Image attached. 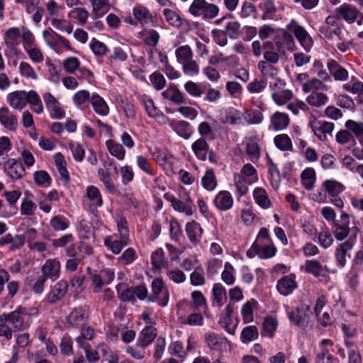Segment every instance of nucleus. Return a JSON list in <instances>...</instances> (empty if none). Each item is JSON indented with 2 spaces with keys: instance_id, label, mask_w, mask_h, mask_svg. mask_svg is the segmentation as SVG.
Segmentation results:
<instances>
[{
  "instance_id": "obj_1",
  "label": "nucleus",
  "mask_w": 363,
  "mask_h": 363,
  "mask_svg": "<svg viewBox=\"0 0 363 363\" xmlns=\"http://www.w3.org/2000/svg\"><path fill=\"white\" fill-rule=\"evenodd\" d=\"M331 230L335 239L345 242H356L357 235L359 232L357 226L350 227V216L347 213L341 214L340 220L334 221L331 225Z\"/></svg>"
},
{
  "instance_id": "obj_2",
  "label": "nucleus",
  "mask_w": 363,
  "mask_h": 363,
  "mask_svg": "<svg viewBox=\"0 0 363 363\" xmlns=\"http://www.w3.org/2000/svg\"><path fill=\"white\" fill-rule=\"evenodd\" d=\"M189 12L194 17L201 16L205 20H210L218 16L219 8L206 0H194L189 8Z\"/></svg>"
},
{
  "instance_id": "obj_3",
  "label": "nucleus",
  "mask_w": 363,
  "mask_h": 363,
  "mask_svg": "<svg viewBox=\"0 0 363 363\" xmlns=\"http://www.w3.org/2000/svg\"><path fill=\"white\" fill-rule=\"evenodd\" d=\"M287 317L291 323L301 328L303 330L312 328V321L308 306L295 307L286 311Z\"/></svg>"
},
{
  "instance_id": "obj_4",
  "label": "nucleus",
  "mask_w": 363,
  "mask_h": 363,
  "mask_svg": "<svg viewBox=\"0 0 363 363\" xmlns=\"http://www.w3.org/2000/svg\"><path fill=\"white\" fill-rule=\"evenodd\" d=\"M151 289L152 295L147 298L150 302L157 301L158 304L164 307L169 301V291L164 287V284L161 279H155L152 281Z\"/></svg>"
},
{
  "instance_id": "obj_5",
  "label": "nucleus",
  "mask_w": 363,
  "mask_h": 363,
  "mask_svg": "<svg viewBox=\"0 0 363 363\" xmlns=\"http://www.w3.org/2000/svg\"><path fill=\"white\" fill-rule=\"evenodd\" d=\"M6 322L11 325L14 332L24 330L28 327V322L25 321L24 315H28L25 308L18 306L15 311L9 313H3Z\"/></svg>"
},
{
  "instance_id": "obj_6",
  "label": "nucleus",
  "mask_w": 363,
  "mask_h": 363,
  "mask_svg": "<svg viewBox=\"0 0 363 363\" xmlns=\"http://www.w3.org/2000/svg\"><path fill=\"white\" fill-rule=\"evenodd\" d=\"M89 318L88 307L86 306L74 308L66 318L67 324L69 327H82Z\"/></svg>"
},
{
  "instance_id": "obj_7",
  "label": "nucleus",
  "mask_w": 363,
  "mask_h": 363,
  "mask_svg": "<svg viewBox=\"0 0 363 363\" xmlns=\"http://www.w3.org/2000/svg\"><path fill=\"white\" fill-rule=\"evenodd\" d=\"M335 12L337 18L342 19L349 23L354 22L361 15L355 6L347 3L336 8Z\"/></svg>"
},
{
  "instance_id": "obj_8",
  "label": "nucleus",
  "mask_w": 363,
  "mask_h": 363,
  "mask_svg": "<svg viewBox=\"0 0 363 363\" xmlns=\"http://www.w3.org/2000/svg\"><path fill=\"white\" fill-rule=\"evenodd\" d=\"M291 30L294 33L303 49L306 52H309L313 47V41L306 29L298 25L296 22H292Z\"/></svg>"
},
{
  "instance_id": "obj_9",
  "label": "nucleus",
  "mask_w": 363,
  "mask_h": 363,
  "mask_svg": "<svg viewBox=\"0 0 363 363\" xmlns=\"http://www.w3.org/2000/svg\"><path fill=\"white\" fill-rule=\"evenodd\" d=\"M334 126L333 123L328 121H318L311 123L313 132L322 141L326 140L328 135L332 136Z\"/></svg>"
},
{
  "instance_id": "obj_10",
  "label": "nucleus",
  "mask_w": 363,
  "mask_h": 363,
  "mask_svg": "<svg viewBox=\"0 0 363 363\" xmlns=\"http://www.w3.org/2000/svg\"><path fill=\"white\" fill-rule=\"evenodd\" d=\"M43 99L51 118L60 119L65 116L64 110L61 108L60 104L52 94L45 93L43 95Z\"/></svg>"
},
{
  "instance_id": "obj_11",
  "label": "nucleus",
  "mask_w": 363,
  "mask_h": 363,
  "mask_svg": "<svg viewBox=\"0 0 363 363\" xmlns=\"http://www.w3.org/2000/svg\"><path fill=\"white\" fill-rule=\"evenodd\" d=\"M4 169L13 180L21 179L26 174V170L22 163L15 159H9L5 162Z\"/></svg>"
},
{
  "instance_id": "obj_12",
  "label": "nucleus",
  "mask_w": 363,
  "mask_h": 363,
  "mask_svg": "<svg viewBox=\"0 0 363 363\" xmlns=\"http://www.w3.org/2000/svg\"><path fill=\"white\" fill-rule=\"evenodd\" d=\"M275 50H277L281 56L285 55V50H292L294 46L293 36L284 31L278 35L274 39Z\"/></svg>"
},
{
  "instance_id": "obj_13",
  "label": "nucleus",
  "mask_w": 363,
  "mask_h": 363,
  "mask_svg": "<svg viewBox=\"0 0 363 363\" xmlns=\"http://www.w3.org/2000/svg\"><path fill=\"white\" fill-rule=\"evenodd\" d=\"M41 270L42 276L46 277V279H50L54 281L60 277V263L57 259H47L42 266Z\"/></svg>"
},
{
  "instance_id": "obj_14",
  "label": "nucleus",
  "mask_w": 363,
  "mask_h": 363,
  "mask_svg": "<svg viewBox=\"0 0 363 363\" xmlns=\"http://www.w3.org/2000/svg\"><path fill=\"white\" fill-rule=\"evenodd\" d=\"M297 288V284L294 274L281 277L277 284V289L280 294L289 296Z\"/></svg>"
},
{
  "instance_id": "obj_15",
  "label": "nucleus",
  "mask_w": 363,
  "mask_h": 363,
  "mask_svg": "<svg viewBox=\"0 0 363 363\" xmlns=\"http://www.w3.org/2000/svg\"><path fill=\"white\" fill-rule=\"evenodd\" d=\"M234 200L231 194L225 190L220 191L213 199L215 206L221 211L230 210L233 206Z\"/></svg>"
},
{
  "instance_id": "obj_16",
  "label": "nucleus",
  "mask_w": 363,
  "mask_h": 363,
  "mask_svg": "<svg viewBox=\"0 0 363 363\" xmlns=\"http://www.w3.org/2000/svg\"><path fill=\"white\" fill-rule=\"evenodd\" d=\"M0 123L11 131H15L18 126L17 117L7 107L0 108Z\"/></svg>"
},
{
  "instance_id": "obj_17",
  "label": "nucleus",
  "mask_w": 363,
  "mask_h": 363,
  "mask_svg": "<svg viewBox=\"0 0 363 363\" xmlns=\"http://www.w3.org/2000/svg\"><path fill=\"white\" fill-rule=\"evenodd\" d=\"M92 6L91 13L95 18L106 14L113 6L114 0H88Z\"/></svg>"
},
{
  "instance_id": "obj_18",
  "label": "nucleus",
  "mask_w": 363,
  "mask_h": 363,
  "mask_svg": "<svg viewBox=\"0 0 363 363\" xmlns=\"http://www.w3.org/2000/svg\"><path fill=\"white\" fill-rule=\"evenodd\" d=\"M185 231L192 245H197L200 242L203 231L199 223L195 220L187 223Z\"/></svg>"
},
{
  "instance_id": "obj_19",
  "label": "nucleus",
  "mask_w": 363,
  "mask_h": 363,
  "mask_svg": "<svg viewBox=\"0 0 363 363\" xmlns=\"http://www.w3.org/2000/svg\"><path fill=\"white\" fill-rule=\"evenodd\" d=\"M205 342L211 350L221 351L226 348L228 340L214 333L204 335Z\"/></svg>"
},
{
  "instance_id": "obj_20",
  "label": "nucleus",
  "mask_w": 363,
  "mask_h": 363,
  "mask_svg": "<svg viewBox=\"0 0 363 363\" xmlns=\"http://www.w3.org/2000/svg\"><path fill=\"white\" fill-rule=\"evenodd\" d=\"M157 335V329L152 325L146 326L140 333L137 346L140 347H146L156 338Z\"/></svg>"
},
{
  "instance_id": "obj_21",
  "label": "nucleus",
  "mask_w": 363,
  "mask_h": 363,
  "mask_svg": "<svg viewBox=\"0 0 363 363\" xmlns=\"http://www.w3.org/2000/svg\"><path fill=\"white\" fill-rule=\"evenodd\" d=\"M327 67L330 74L334 77L336 81H346L348 79V72L340 65L337 61L334 60H328Z\"/></svg>"
},
{
  "instance_id": "obj_22",
  "label": "nucleus",
  "mask_w": 363,
  "mask_h": 363,
  "mask_svg": "<svg viewBox=\"0 0 363 363\" xmlns=\"http://www.w3.org/2000/svg\"><path fill=\"white\" fill-rule=\"evenodd\" d=\"M355 242H344L340 244L335 250V259L337 264L343 267L347 262V257H350L349 252L352 250Z\"/></svg>"
},
{
  "instance_id": "obj_23",
  "label": "nucleus",
  "mask_w": 363,
  "mask_h": 363,
  "mask_svg": "<svg viewBox=\"0 0 363 363\" xmlns=\"http://www.w3.org/2000/svg\"><path fill=\"white\" fill-rule=\"evenodd\" d=\"M26 91H16L7 96L9 105L17 110L23 109L27 104Z\"/></svg>"
},
{
  "instance_id": "obj_24",
  "label": "nucleus",
  "mask_w": 363,
  "mask_h": 363,
  "mask_svg": "<svg viewBox=\"0 0 363 363\" xmlns=\"http://www.w3.org/2000/svg\"><path fill=\"white\" fill-rule=\"evenodd\" d=\"M320 36L328 42L334 43L337 40H342V30L340 27L333 28L328 26H323L319 29Z\"/></svg>"
},
{
  "instance_id": "obj_25",
  "label": "nucleus",
  "mask_w": 363,
  "mask_h": 363,
  "mask_svg": "<svg viewBox=\"0 0 363 363\" xmlns=\"http://www.w3.org/2000/svg\"><path fill=\"white\" fill-rule=\"evenodd\" d=\"M191 150L199 160L205 161L210 152V147L205 138H200L192 143Z\"/></svg>"
},
{
  "instance_id": "obj_26",
  "label": "nucleus",
  "mask_w": 363,
  "mask_h": 363,
  "mask_svg": "<svg viewBox=\"0 0 363 363\" xmlns=\"http://www.w3.org/2000/svg\"><path fill=\"white\" fill-rule=\"evenodd\" d=\"M67 283L65 281L57 282L47 296V300L50 303H56L60 300L67 293Z\"/></svg>"
},
{
  "instance_id": "obj_27",
  "label": "nucleus",
  "mask_w": 363,
  "mask_h": 363,
  "mask_svg": "<svg viewBox=\"0 0 363 363\" xmlns=\"http://www.w3.org/2000/svg\"><path fill=\"white\" fill-rule=\"evenodd\" d=\"M246 152L252 162H256L260 157L261 148L257 137H250L246 139Z\"/></svg>"
},
{
  "instance_id": "obj_28",
  "label": "nucleus",
  "mask_w": 363,
  "mask_h": 363,
  "mask_svg": "<svg viewBox=\"0 0 363 363\" xmlns=\"http://www.w3.org/2000/svg\"><path fill=\"white\" fill-rule=\"evenodd\" d=\"M226 290L220 283L213 284L212 289V305L220 308L226 301Z\"/></svg>"
},
{
  "instance_id": "obj_29",
  "label": "nucleus",
  "mask_w": 363,
  "mask_h": 363,
  "mask_svg": "<svg viewBox=\"0 0 363 363\" xmlns=\"http://www.w3.org/2000/svg\"><path fill=\"white\" fill-rule=\"evenodd\" d=\"M28 14L33 13L32 20L35 23H39L45 13L43 7L40 5V0H32L25 9Z\"/></svg>"
},
{
  "instance_id": "obj_30",
  "label": "nucleus",
  "mask_w": 363,
  "mask_h": 363,
  "mask_svg": "<svg viewBox=\"0 0 363 363\" xmlns=\"http://www.w3.org/2000/svg\"><path fill=\"white\" fill-rule=\"evenodd\" d=\"M172 206L175 211L184 213L187 216H191L195 210L194 204L188 195L183 201L177 199Z\"/></svg>"
},
{
  "instance_id": "obj_31",
  "label": "nucleus",
  "mask_w": 363,
  "mask_h": 363,
  "mask_svg": "<svg viewBox=\"0 0 363 363\" xmlns=\"http://www.w3.org/2000/svg\"><path fill=\"white\" fill-rule=\"evenodd\" d=\"M164 99L170 100L174 104H183L185 102V98L179 89L175 85L169 86L166 90L162 92Z\"/></svg>"
},
{
  "instance_id": "obj_32",
  "label": "nucleus",
  "mask_w": 363,
  "mask_h": 363,
  "mask_svg": "<svg viewBox=\"0 0 363 363\" xmlns=\"http://www.w3.org/2000/svg\"><path fill=\"white\" fill-rule=\"evenodd\" d=\"M263 108L259 106L256 109H245L242 115L245 121L250 125L259 124L263 121Z\"/></svg>"
},
{
  "instance_id": "obj_33",
  "label": "nucleus",
  "mask_w": 363,
  "mask_h": 363,
  "mask_svg": "<svg viewBox=\"0 0 363 363\" xmlns=\"http://www.w3.org/2000/svg\"><path fill=\"white\" fill-rule=\"evenodd\" d=\"M233 181L236 187V194L238 199L247 193V185L252 183L250 179H247L242 174L238 173L234 174Z\"/></svg>"
},
{
  "instance_id": "obj_34",
  "label": "nucleus",
  "mask_w": 363,
  "mask_h": 363,
  "mask_svg": "<svg viewBox=\"0 0 363 363\" xmlns=\"http://www.w3.org/2000/svg\"><path fill=\"white\" fill-rule=\"evenodd\" d=\"M135 18L142 25L152 22V16L147 8L143 6H137L133 11Z\"/></svg>"
},
{
  "instance_id": "obj_35",
  "label": "nucleus",
  "mask_w": 363,
  "mask_h": 363,
  "mask_svg": "<svg viewBox=\"0 0 363 363\" xmlns=\"http://www.w3.org/2000/svg\"><path fill=\"white\" fill-rule=\"evenodd\" d=\"M242 117V114L239 111L235 108L229 107L224 111L221 119L223 123L235 125L241 122Z\"/></svg>"
},
{
  "instance_id": "obj_36",
  "label": "nucleus",
  "mask_w": 363,
  "mask_h": 363,
  "mask_svg": "<svg viewBox=\"0 0 363 363\" xmlns=\"http://www.w3.org/2000/svg\"><path fill=\"white\" fill-rule=\"evenodd\" d=\"M305 270L315 277H324L325 267L316 259H308L305 262Z\"/></svg>"
},
{
  "instance_id": "obj_37",
  "label": "nucleus",
  "mask_w": 363,
  "mask_h": 363,
  "mask_svg": "<svg viewBox=\"0 0 363 363\" xmlns=\"http://www.w3.org/2000/svg\"><path fill=\"white\" fill-rule=\"evenodd\" d=\"M90 102L96 113L101 116H106L108 113L109 108L102 97L97 94H94L90 99Z\"/></svg>"
},
{
  "instance_id": "obj_38",
  "label": "nucleus",
  "mask_w": 363,
  "mask_h": 363,
  "mask_svg": "<svg viewBox=\"0 0 363 363\" xmlns=\"http://www.w3.org/2000/svg\"><path fill=\"white\" fill-rule=\"evenodd\" d=\"M27 104L33 106V111L36 113H41L43 111V106L39 94L34 90L26 91Z\"/></svg>"
},
{
  "instance_id": "obj_39",
  "label": "nucleus",
  "mask_w": 363,
  "mask_h": 363,
  "mask_svg": "<svg viewBox=\"0 0 363 363\" xmlns=\"http://www.w3.org/2000/svg\"><path fill=\"white\" fill-rule=\"evenodd\" d=\"M271 122L274 129L279 130L287 127L289 118L286 113L277 111L272 116Z\"/></svg>"
},
{
  "instance_id": "obj_40",
  "label": "nucleus",
  "mask_w": 363,
  "mask_h": 363,
  "mask_svg": "<svg viewBox=\"0 0 363 363\" xmlns=\"http://www.w3.org/2000/svg\"><path fill=\"white\" fill-rule=\"evenodd\" d=\"M175 56L177 62L182 65L191 60L194 57V52L189 45H185L179 46L175 50Z\"/></svg>"
},
{
  "instance_id": "obj_41",
  "label": "nucleus",
  "mask_w": 363,
  "mask_h": 363,
  "mask_svg": "<svg viewBox=\"0 0 363 363\" xmlns=\"http://www.w3.org/2000/svg\"><path fill=\"white\" fill-rule=\"evenodd\" d=\"M323 187L328 192L330 198L338 196L345 189L344 186L335 180L325 181L323 183Z\"/></svg>"
},
{
  "instance_id": "obj_42",
  "label": "nucleus",
  "mask_w": 363,
  "mask_h": 363,
  "mask_svg": "<svg viewBox=\"0 0 363 363\" xmlns=\"http://www.w3.org/2000/svg\"><path fill=\"white\" fill-rule=\"evenodd\" d=\"M173 130L182 138L189 139L191 135V129L189 123L179 121L172 123Z\"/></svg>"
},
{
  "instance_id": "obj_43",
  "label": "nucleus",
  "mask_w": 363,
  "mask_h": 363,
  "mask_svg": "<svg viewBox=\"0 0 363 363\" xmlns=\"http://www.w3.org/2000/svg\"><path fill=\"white\" fill-rule=\"evenodd\" d=\"M98 174L101 182L104 184L107 191L112 194H116V187L112 181L111 174L103 168L98 169Z\"/></svg>"
},
{
  "instance_id": "obj_44",
  "label": "nucleus",
  "mask_w": 363,
  "mask_h": 363,
  "mask_svg": "<svg viewBox=\"0 0 363 363\" xmlns=\"http://www.w3.org/2000/svg\"><path fill=\"white\" fill-rule=\"evenodd\" d=\"M275 146L281 151H291L293 145L291 138L286 134H279L274 137Z\"/></svg>"
},
{
  "instance_id": "obj_45",
  "label": "nucleus",
  "mask_w": 363,
  "mask_h": 363,
  "mask_svg": "<svg viewBox=\"0 0 363 363\" xmlns=\"http://www.w3.org/2000/svg\"><path fill=\"white\" fill-rule=\"evenodd\" d=\"M86 195L95 207H101L103 205V199L99 189L94 186H89L86 190Z\"/></svg>"
},
{
  "instance_id": "obj_46",
  "label": "nucleus",
  "mask_w": 363,
  "mask_h": 363,
  "mask_svg": "<svg viewBox=\"0 0 363 363\" xmlns=\"http://www.w3.org/2000/svg\"><path fill=\"white\" fill-rule=\"evenodd\" d=\"M43 37L48 45L52 49H59V40L60 35L57 34L52 28H48L43 32Z\"/></svg>"
},
{
  "instance_id": "obj_47",
  "label": "nucleus",
  "mask_w": 363,
  "mask_h": 363,
  "mask_svg": "<svg viewBox=\"0 0 363 363\" xmlns=\"http://www.w3.org/2000/svg\"><path fill=\"white\" fill-rule=\"evenodd\" d=\"M259 332L256 326L249 325L245 327L240 335V340L244 344H248L250 342L258 338Z\"/></svg>"
},
{
  "instance_id": "obj_48",
  "label": "nucleus",
  "mask_w": 363,
  "mask_h": 363,
  "mask_svg": "<svg viewBox=\"0 0 363 363\" xmlns=\"http://www.w3.org/2000/svg\"><path fill=\"white\" fill-rule=\"evenodd\" d=\"M202 186L207 191H213L217 186V179L212 169H207L201 179Z\"/></svg>"
},
{
  "instance_id": "obj_49",
  "label": "nucleus",
  "mask_w": 363,
  "mask_h": 363,
  "mask_svg": "<svg viewBox=\"0 0 363 363\" xmlns=\"http://www.w3.org/2000/svg\"><path fill=\"white\" fill-rule=\"evenodd\" d=\"M128 244V239L120 238L119 240H112L111 238L104 239V245L116 255L119 254L123 247Z\"/></svg>"
},
{
  "instance_id": "obj_50",
  "label": "nucleus",
  "mask_w": 363,
  "mask_h": 363,
  "mask_svg": "<svg viewBox=\"0 0 363 363\" xmlns=\"http://www.w3.org/2000/svg\"><path fill=\"white\" fill-rule=\"evenodd\" d=\"M328 101V97L325 94L321 92L313 91L306 98L307 103L315 107H320L325 104Z\"/></svg>"
},
{
  "instance_id": "obj_51",
  "label": "nucleus",
  "mask_w": 363,
  "mask_h": 363,
  "mask_svg": "<svg viewBox=\"0 0 363 363\" xmlns=\"http://www.w3.org/2000/svg\"><path fill=\"white\" fill-rule=\"evenodd\" d=\"M106 147L109 153L116 157L119 160H123L125 157V150L122 145L115 143L112 140H108L106 142Z\"/></svg>"
},
{
  "instance_id": "obj_52",
  "label": "nucleus",
  "mask_w": 363,
  "mask_h": 363,
  "mask_svg": "<svg viewBox=\"0 0 363 363\" xmlns=\"http://www.w3.org/2000/svg\"><path fill=\"white\" fill-rule=\"evenodd\" d=\"M253 196L256 203L263 208H268L271 201L268 198L265 190L262 188H256L253 191Z\"/></svg>"
},
{
  "instance_id": "obj_53",
  "label": "nucleus",
  "mask_w": 363,
  "mask_h": 363,
  "mask_svg": "<svg viewBox=\"0 0 363 363\" xmlns=\"http://www.w3.org/2000/svg\"><path fill=\"white\" fill-rule=\"evenodd\" d=\"M293 93L289 89H282L280 91H274L272 94V97L274 101L279 106L286 104L289 100L291 99Z\"/></svg>"
},
{
  "instance_id": "obj_54",
  "label": "nucleus",
  "mask_w": 363,
  "mask_h": 363,
  "mask_svg": "<svg viewBox=\"0 0 363 363\" xmlns=\"http://www.w3.org/2000/svg\"><path fill=\"white\" fill-rule=\"evenodd\" d=\"M301 182L307 190H311L315 182V172L313 168H307L301 173Z\"/></svg>"
},
{
  "instance_id": "obj_55",
  "label": "nucleus",
  "mask_w": 363,
  "mask_h": 363,
  "mask_svg": "<svg viewBox=\"0 0 363 363\" xmlns=\"http://www.w3.org/2000/svg\"><path fill=\"white\" fill-rule=\"evenodd\" d=\"M184 89L190 96L195 98L201 97L205 91L203 86L193 81L186 82L184 84Z\"/></svg>"
},
{
  "instance_id": "obj_56",
  "label": "nucleus",
  "mask_w": 363,
  "mask_h": 363,
  "mask_svg": "<svg viewBox=\"0 0 363 363\" xmlns=\"http://www.w3.org/2000/svg\"><path fill=\"white\" fill-rule=\"evenodd\" d=\"M259 257L261 259H268L274 257L276 254L277 249L272 242H262L259 244Z\"/></svg>"
},
{
  "instance_id": "obj_57",
  "label": "nucleus",
  "mask_w": 363,
  "mask_h": 363,
  "mask_svg": "<svg viewBox=\"0 0 363 363\" xmlns=\"http://www.w3.org/2000/svg\"><path fill=\"white\" fill-rule=\"evenodd\" d=\"M182 71L184 74L194 77L199 74L200 67L199 63L193 58L182 64Z\"/></svg>"
},
{
  "instance_id": "obj_58",
  "label": "nucleus",
  "mask_w": 363,
  "mask_h": 363,
  "mask_svg": "<svg viewBox=\"0 0 363 363\" xmlns=\"http://www.w3.org/2000/svg\"><path fill=\"white\" fill-rule=\"evenodd\" d=\"M50 225L55 231H60L67 229L69 225V222L65 216L57 215L51 218Z\"/></svg>"
},
{
  "instance_id": "obj_59",
  "label": "nucleus",
  "mask_w": 363,
  "mask_h": 363,
  "mask_svg": "<svg viewBox=\"0 0 363 363\" xmlns=\"http://www.w3.org/2000/svg\"><path fill=\"white\" fill-rule=\"evenodd\" d=\"M342 88L344 90L354 94L360 95L363 94V83L357 80L355 77H352L350 82L343 84Z\"/></svg>"
},
{
  "instance_id": "obj_60",
  "label": "nucleus",
  "mask_w": 363,
  "mask_h": 363,
  "mask_svg": "<svg viewBox=\"0 0 363 363\" xmlns=\"http://www.w3.org/2000/svg\"><path fill=\"white\" fill-rule=\"evenodd\" d=\"M18 69L21 76L23 77L33 80H36L38 79L36 72L28 62H21L19 65Z\"/></svg>"
},
{
  "instance_id": "obj_61",
  "label": "nucleus",
  "mask_w": 363,
  "mask_h": 363,
  "mask_svg": "<svg viewBox=\"0 0 363 363\" xmlns=\"http://www.w3.org/2000/svg\"><path fill=\"white\" fill-rule=\"evenodd\" d=\"M256 304V301L251 300L243 305L241 313L245 323H248L253 320V308Z\"/></svg>"
},
{
  "instance_id": "obj_62",
  "label": "nucleus",
  "mask_w": 363,
  "mask_h": 363,
  "mask_svg": "<svg viewBox=\"0 0 363 363\" xmlns=\"http://www.w3.org/2000/svg\"><path fill=\"white\" fill-rule=\"evenodd\" d=\"M163 15L169 25L174 27H179L182 26V18L174 11L169 9H165L163 10Z\"/></svg>"
},
{
  "instance_id": "obj_63",
  "label": "nucleus",
  "mask_w": 363,
  "mask_h": 363,
  "mask_svg": "<svg viewBox=\"0 0 363 363\" xmlns=\"http://www.w3.org/2000/svg\"><path fill=\"white\" fill-rule=\"evenodd\" d=\"M347 130L352 132L357 138H363V123L348 120L345 123Z\"/></svg>"
},
{
  "instance_id": "obj_64",
  "label": "nucleus",
  "mask_w": 363,
  "mask_h": 363,
  "mask_svg": "<svg viewBox=\"0 0 363 363\" xmlns=\"http://www.w3.org/2000/svg\"><path fill=\"white\" fill-rule=\"evenodd\" d=\"M33 177L36 184L38 186L47 187L51 184L52 179L50 176L44 170L35 172L33 174Z\"/></svg>"
}]
</instances>
